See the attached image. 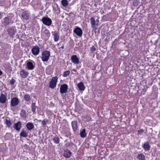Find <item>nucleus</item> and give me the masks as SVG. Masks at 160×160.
I'll return each mask as SVG.
<instances>
[{
	"mask_svg": "<svg viewBox=\"0 0 160 160\" xmlns=\"http://www.w3.org/2000/svg\"><path fill=\"white\" fill-rule=\"evenodd\" d=\"M50 55V52L46 50L42 52L41 58L43 62H47Z\"/></svg>",
	"mask_w": 160,
	"mask_h": 160,
	"instance_id": "f257e3e1",
	"label": "nucleus"
},
{
	"mask_svg": "<svg viewBox=\"0 0 160 160\" xmlns=\"http://www.w3.org/2000/svg\"><path fill=\"white\" fill-rule=\"evenodd\" d=\"M58 77L56 76L52 77L51 81L49 82V87L52 89L54 88L57 85Z\"/></svg>",
	"mask_w": 160,
	"mask_h": 160,
	"instance_id": "f03ea898",
	"label": "nucleus"
},
{
	"mask_svg": "<svg viewBox=\"0 0 160 160\" xmlns=\"http://www.w3.org/2000/svg\"><path fill=\"white\" fill-rule=\"evenodd\" d=\"M19 103V100L17 97H14L11 98L10 101L11 107H15L18 105Z\"/></svg>",
	"mask_w": 160,
	"mask_h": 160,
	"instance_id": "7ed1b4c3",
	"label": "nucleus"
},
{
	"mask_svg": "<svg viewBox=\"0 0 160 160\" xmlns=\"http://www.w3.org/2000/svg\"><path fill=\"white\" fill-rule=\"evenodd\" d=\"M42 21L44 25L48 26H50L52 23L51 19L48 17H43L42 18Z\"/></svg>",
	"mask_w": 160,
	"mask_h": 160,
	"instance_id": "20e7f679",
	"label": "nucleus"
},
{
	"mask_svg": "<svg viewBox=\"0 0 160 160\" xmlns=\"http://www.w3.org/2000/svg\"><path fill=\"white\" fill-rule=\"evenodd\" d=\"M30 12L28 10H25L22 13L21 15L22 18L25 20L29 19L30 17Z\"/></svg>",
	"mask_w": 160,
	"mask_h": 160,
	"instance_id": "39448f33",
	"label": "nucleus"
},
{
	"mask_svg": "<svg viewBox=\"0 0 160 160\" xmlns=\"http://www.w3.org/2000/svg\"><path fill=\"white\" fill-rule=\"evenodd\" d=\"M22 123L20 121L17 122L16 123H15L13 125V128L17 131H19L22 127Z\"/></svg>",
	"mask_w": 160,
	"mask_h": 160,
	"instance_id": "423d86ee",
	"label": "nucleus"
},
{
	"mask_svg": "<svg viewBox=\"0 0 160 160\" xmlns=\"http://www.w3.org/2000/svg\"><path fill=\"white\" fill-rule=\"evenodd\" d=\"M68 89V86L66 84H64L62 85L60 87V92L61 93L63 94L66 93Z\"/></svg>",
	"mask_w": 160,
	"mask_h": 160,
	"instance_id": "0eeeda50",
	"label": "nucleus"
},
{
	"mask_svg": "<svg viewBox=\"0 0 160 160\" xmlns=\"http://www.w3.org/2000/svg\"><path fill=\"white\" fill-rule=\"evenodd\" d=\"M73 32L76 35L79 37H81L82 34V31L80 28L77 27L74 30Z\"/></svg>",
	"mask_w": 160,
	"mask_h": 160,
	"instance_id": "6e6552de",
	"label": "nucleus"
},
{
	"mask_svg": "<svg viewBox=\"0 0 160 160\" xmlns=\"http://www.w3.org/2000/svg\"><path fill=\"white\" fill-rule=\"evenodd\" d=\"M32 54L34 55H38L40 52V48L39 47L37 46H34L32 49Z\"/></svg>",
	"mask_w": 160,
	"mask_h": 160,
	"instance_id": "1a4fd4ad",
	"label": "nucleus"
},
{
	"mask_svg": "<svg viewBox=\"0 0 160 160\" xmlns=\"http://www.w3.org/2000/svg\"><path fill=\"white\" fill-rule=\"evenodd\" d=\"M71 59L72 62L75 64H78L79 63V59L76 55H72L71 58Z\"/></svg>",
	"mask_w": 160,
	"mask_h": 160,
	"instance_id": "9d476101",
	"label": "nucleus"
},
{
	"mask_svg": "<svg viewBox=\"0 0 160 160\" xmlns=\"http://www.w3.org/2000/svg\"><path fill=\"white\" fill-rule=\"evenodd\" d=\"M71 152L68 149H66L63 151V156L66 158H70L71 155Z\"/></svg>",
	"mask_w": 160,
	"mask_h": 160,
	"instance_id": "9b49d317",
	"label": "nucleus"
},
{
	"mask_svg": "<svg viewBox=\"0 0 160 160\" xmlns=\"http://www.w3.org/2000/svg\"><path fill=\"white\" fill-rule=\"evenodd\" d=\"M52 35L54 36V40L55 42H57L59 39V36L58 32L56 31L52 32Z\"/></svg>",
	"mask_w": 160,
	"mask_h": 160,
	"instance_id": "f8f14e48",
	"label": "nucleus"
},
{
	"mask_svg": "<svg viewBox=\"0 0 160 160\" xmlns=\"http://www.w3.org/2000/svg\"><path fill=\"white\" fill-rule=\"evenodd\" d=\"M71 125L73 131L76 132L78 128L77 121L76 120L72 121Z\"/></svg>",
	"mask_w": 160,
	"mask_h": 160,
	"instance_id": "ddd939ff",
	"label": "nucleus"
},
{
	"mask_svg": "<svg viewBox=\"0 0 160 160\" xmlns=\"http://www.w3.org/2000/svg\"><path fill=\"white\" fill-rule=\"evenodd\" d=\"M29 73L24 69H22L20 71V75L21 77L23 78H26L28 76Z\"/></svg>",
	"mask_w": 160,
	"mask_h": 160,
	"instance_id": "4468645a",
	"label": "nucleus"
},
{
	"mask_svg": "<svg viewBox=\"0 0 160 160\" xmlns=\"http://www.w3.org/2000/svg\"><path fill=\"white\" fill-rule=\"evenodd\" d=\"M7 100V98L6 95L3 93H2L0 96V103H4Z\"/></svg>",
	"mask_w": 160,
	"mask_h": 160,
	"instance_id": "2eb2a0df",
	"label": "nucleus"
},
{
	"mask_svg": "<svg viewBox=\"0 0 160 160\" xmlns=\"http://www.w3.org/2000/svg\"><path fill=\"white\" fill-rule=\"evenodd\" d=\"M26 126L28 130H31L34 128L33 124V123L31 122H28L27 123L26 125Z\"/></svg>",
	"mask_w": 160,
	"mask_h": 160,
	"instance_id": "dca6fc26",
	"label": "nucleus"
},
{
	"mask_svg": "<svg viewBox=\"0 0 160 160\" xmlns=\"http://www.w3.org/2000/svg\"><path fill=\"white\" fill-rule=\"evenodd\" d=\"M2 22L5 26L8 25L10 23L9 19L8 17H5L2 19Z\"/></svg>",
	"mask_w": 160,
	"mask_h": 160,
	"instance_id": "f3484780",
	"label": "nucleus"
},
{
	"mask_svg": "<svg viewBox=\"0 0 160 160\" xmlns=\"http://www.w3.org/2000/svg\"><path fill=\"white\" fill-rule=\"evenodd\" d=\"M26 112L25 110L22 109L20 111V116L22 119H25L27 117Z\"/></svg>",
	"mask_w": 160,
	"mask_h": 160,
	"instance_id": "a211bd4d",
	"label": "nucleus"
},
{
	"mask_svg": "<svg viewBox=\"0 0 160 160\" xmlns=\"http://www.w3.org/2000/svg\"><path fill=\"white\" fill-rule=\"evenodd\" d=\"M50 33L49 30L47 29H46L44 30L43 35L46 38L48 39L50 36Z\"/></svg>",
	"mask_w": 160,
	"mask_h": 160,
	"instance_id": "6ab92c4d",
	"label": "nucleus"
},
{
	"mask_svg": "<svg viewBox=\"0 0 160 160\" xmlns=\"http://www.w3.org/2000/svg\"><path fill=\"white\" fill-rule=\"evenodd\" d=\"M90 23L91 25L92 28L93 29H96L97 28L95 26V19L93 17H92L91 18Z\"/></svg>",
	"mask_w": 160,
	"mask_h": 160,
	"instance_id": "aec40b11",
	"label": "nucleus"
},
{
	"mask_svg": "<svg viewBox=\"0 0 160 160\" xmlns=\"http://www.w3.org/2000/svg\"><path fill=\"white\" fill-rule=\"evenodd\" d=\"M27 66L28 70H33L35 68L32 63L31 62H27Z\"/></svg>",
	"mask_w": 160,
	"mask_h": 160,
	"instance_id": "412c9836",
	"label": "nucleus"
},
{
	"mask_svg": "<svg viewBox=\"0 0 160 160\" xmlns=\"http://www.w3.org/2000/svg\"><path fill=\"white\" fill-rule=\"evenodd\" d=\"M78 87L80 90L83 91L85 89V87L82 82H80L77 85Z\"/></svg>",
	"mask_w": 160,
	"mask_h": 160,
	"instance_id": "4be33fe9",
	"label": "nucleus"
},
{
	"mask_svg": "<svg viewBox=\"0 0 160 160\" xmlns=\"http://www.w3.org/2000/svg\"><path fill=\"white\" fill-rule=\"evenodd\" d=\"M150 146L148 142H147L143 144V148L145 151L149 150H150Z\"/></svg>",
	"mask_w": 160,
	"mask_h": 160,
	"instance_id": "5701e85b",
	"label": "nucleus"
},
{
	"mask_svg": "<svg viewBox=\"0 0 160 160\" xmlns=\"http://www.w3.org/2000/svg\"><path fill=\"white\" fill-rule=\"evenodd\" d=\"M20 136L21 137H26L28 136V133L26 131L23 129L20 133Z\"/></svg>",
	"mask_w": 160,
	"mask_h": 160,
	"instance_id": "b1692460",
	"label": "nucleus"
},
{
	"mask_svg": "<svg viewBox=\"0 0 160 160\" xmlns=\"http://www.w3.org/2000/svg\"><path fill=\"white\" fill-rule=\"evenodd\" d=\"M137 158L139 160H145V155L143 153L139 154L137 156Z\"/></svg>",
	"mask_w": 160,
	"mask_h": 160,
	"instance_id": "393cba45",
	"label": "nucleus"
},
{
	"mask_svg": "<svg viewBox=\"0 0 160 160\" xmlns=\"http://www.w3.org/2000/svg\"><path fill=\"white\" fill-rule=\"evenodd\" d=\"M8 32L10 36H13L15 34L14 30L12 28H10L8 30Z\"/></svg>",
	"mask_w": 160,
	"mask_h": 160,
	"instance_id": "a878e982",
	"label": "nucleus"
},
{
	"mask_svg": "<svg viewBox=\"0 0 160 160\" xmlns=\"http://www.w3.org/2000/svg\"><path fill=\"white\" fill-rule=\"evenodd\" d=\"M38 121L39 122H41L42 125L43 126H45L46 125V124L48 122V119L45 118L43 119L42 121L41 120H38Z\"/></svg>",
	"mask_w": 160,
	"mask_h": 160,
	"instance_id": "bb28decb",
	"label": "nucleus"
},
{
	"mask_svg": "<svg viewBox=\"0 0 160 160\" xmlns=\"http://www.w3.org/2000/svg\"><path fill=\"white\" fill-rule=\"evenodd\" d=\"M31 107L32 112L33 113H34L35 112L36 108V103L35 102L32 103L31 104Z\"/></svg>",
	"mask_w": 160,
	"mask_h": 160,
	"instance_id": "cd10ccee",
	"label": "nucleus"
},
{
	"mask_svg": "<svg viewBox=\"0 0 160 160\" xmlns=\"http://www.w3.org/2000/svg\"><path fill=\"white\" fill-rule=\"evenodd\" d=\"M23 98L26 101H29L31 99V97L28 94H25L23 96Z\"/></svg>",
	"mask_w": 160,
	"mask_h": 160,
	"instance_id": "c85d7f7f",
	"label": "nucleus"
},
{
	"mask_svg": "<svg viewBox=\"0 0 160 160\" xmlns=\"http://www.w3.org/2000/svg\"><path fill=\"white\" fill-rule=\"evenodd\" d=\"M86 122H89L92 121V118L88 115H85L83 116Z\"/></svg>",
	"mask_w": 160,
	"mask_h": 160,
	"instance_id": "c756f323",
	"label": "nucleus"
},
{
	"mask_svg": "<svg viewBox=\"0 0 160 160\" xmlns=\"http://www.w3.org/2000/svg\"><path fill=\"white\" fill-rule=\"evenodd\" d=\"M74 145V144L72 142H69L65 144V146L67 148H69L71 149H72V148L73 146Z\"/></svg>",
	"mask_w": 160,
	"mask_h": 160,
	"instance_id": "7c9ffc66",
	"label": "nucleus"
},
{
	"mask_svg": "<svg viewBox=\"0 0 160 160\" xmlns=\"http://www.w3.org/2000/svg\"><path fill=\"white\" fill-rule=\"evenodd\" d=\"M80 135L82 138H85L86 136V134L85 132V130L83 129L82 131L80 132Z\"/></svg>",
	"mask_w": 160,
	"mask_h": 160,
	"instance_id": "2f4dec72",
	"label": "nucleus"
},
{
	"mask_svg": "<svg viewBox=\"0 0 160 160\" xmlns=\"http://www.w3.org/2000/svg\"><path fill=\"white\" fill-rule=\"evenodd\" d=\"M5 124L8 127H10L12 124L11 121L10 120L6 119Z\"/></svg>",
	"mask_w": 160,
	"mask_h": 160,
	"instance_id": "473e14b6",
	"label": "nucleus"
},
{
	"mask_svg": "<svg viewBox=\"0 0 160 160\" xmlns=\"http://www.w3.org/2000/svg\"><path fill=\"white\" fill-rule=\"evenodd\" d=\"M61 3L62 5L64 7L67 6L68 4L67 0H62Z\"/></svg>",
	"mask_w": 160,
	"mask_h": 160,
	"instance_id": "72a5a7b5",
	"label": "nucleus"
},
{
	"mask_svg": "<svg viewBox=\"0 0 160 160\" xmlns=\"http://www.w3.org/2000/svg\"><path fill=\"white\" fill-rule=\"evenodd\" d=\"M53 140L55 143L58 144L59 143L60 139L58 137H55L53 139Z\"/></svg>",
	"mask_w": 160,
	"mask_h": 160,
	"instance_id": "f704fd0d",
	"label": "nucleus"
},
{
	"mask_svg": "<svg viewBox=\"0 0 160 160\" xmlns=\"http://www.w3.org/2000/svg\"><path fill=\"white\" fill-rule=\"evenodd\" d=\"M70 74V71L69 70H67L64 72L63 73L62 76L63 77H67Z\"/></svg>",
	"mask_w": 160,
	"mask_h": 160,
	"instance_id": "c9c22d12",
	"label": "nucleus"
},
{
	"mask_svg": "<svg viewBox=\"0 0 160 160\" xmlns=\"http://www.w3.org/2000/svg\"><path fill=\"white\" fill-rule=\"evenodd\" d=\"M46 113L49 116H51L53 114V112L49 109L47 110Z\"/></svg>",
	"mask_w": 160,
	"mask_h": 160,
	"instance_id": "e433bc0d",
	"label": "nucleus"
},
{
	"mask_svg": "<svg viewBox=\"0 0 160 160\" xmlns=\"http://www.w3.org/2000/svg\"><path fill=\"white\" fill-rule=\"evenodd\" d=\"M144 132V130L143 129H140L138 131V134L142 135Z\"/></svg>",
	"mask_w": 160,
	"mask_h": 160,
	"instance_id": "4c0bfd02",
	"label": "nucleus"
},
{
	"mask_svg": "<svg viewBox=\"0 0 160 160\" xmlns=\"http://www.w3.org/2000/svg\"><path fill=\"white\" fill-rule=\"evenodd\" d=\"M15 82V80L13 78H12L10 81V84L11 85H13Z\"/></svg>",
	"mask_w": 160,
	"mask_h": 160,
	"instance_id": "58836bf2",
	"label": "nucleus"
},
{
	"mask_svg": "<svg viewBox=\"0 0 160 160\" xmlns=\"http://www.w3.org/2000/svg\"><path fill=\"white\" fill-rule=\"evenodd\" d=\"M96 50V48L94 46H92L90 48V51L92 52H93L94 51H95Z\"/></svg>",
	"mask_w": 160,
	"mask_h": 160,
	"instance_id": "ea45409f",
	"label": "nucleus"
},
{
	"mask_svg": "<svg viewBox=\"0 0 160 160\" xmlns=\"http://www.w3.org/2000/svg\"><path fill=\"white\" fill-rule=\"evenodd\" d=\"M3 12H0V19H1L3 17Z\"/></svg>",
	"mask_w": 160,
	"mask_h": 160,
	"instance_id": "a19ab883",
	"label": "nucleus"
},
{
	"mask_svg": "<svg viewBox=\"0 0 160 160\" xmlns=\"http://www.w3.org/2000/svg\"><path fill=\"white\" fill-rule=\"evenodd\" d=\"M72 71H73L74 73H73L75 74L77 72V70L76 69H73L72 70Z\"/></svg>",
	"mask_w": 160,
	"mask_h": 160,
	"instance_id": "79ce46f5",
	"label": "nucleus"
},
{
	"mask_svg": "<svg viewBox=\"0 0 160 160\" xmlns=\"http://www.w3.org/2000/svg\"><path fill=\"white\" fill-rule=\"evenodd\" d=\"M64 45L63 44L62 45L60 48L63 49L64 48Z\"/></svg>",
	"mask_w": 160,
	"mask_h": 160,
	"instance_id": "37998d69",
	"label": "nucleus"
},
{
	"mask_svg": "<svg viewBox=\"0 0 160 160\" xmlns=\"http://www.w3.org/2000/svg\"><path fill=\"white\" fill-rule=\"evenodd\" d=\"M2 72L0 70V76L2 75Z\"/></svg>",
	"mask_w": 160,
	"mask_h": 160,
	"instance_id": "c03bdc74",
	"label": "nucleus"
},
{
	"mask_svg": "<svg viewBox=\"0 0 160 160\" xmlns=\"http://www.w3.org/2000/svg\"><path fill=\"white\" fill-rule=\"evenodd\" d=\"M133 4L134 6H136V5L135 4V3H133Z\"/></svg>",
	"mask_w": 160,
	"mask_h": 160,
	"instance_id": "a18cd8bd",
	"label": "nucleus"
},
{
	"mask_svg": "<svg viewBox=\"0 0 160 160\" xmlns=\"http://www.w3.org/2000/svg\"><path fill=\"white\" fill-rule=\"evenodd\" d=\"M98 23H97V24H96V25H98Z\"/></svg>",
	"mask_w": 160,
	"mask_h": 160,
	"instance_id": "49530a36",
	"label": "nucleus"
}]
</instances>
